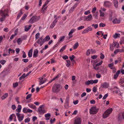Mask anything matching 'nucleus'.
Returning a JSON list of instances; mask_svg holds the SVG:
<instances>
[{"mask_svg": "<svg viewBox=\"0 0 124 124\" xmlns=\"http://www.w3.org/2000/svg\"><path fill=\"white\" fill-rule=\"evenodd\" d=\"M121 22L120 20L117 18H116L113 20L112 22L113 23H119Z\"/></svg>", "mask_w": 124, "mask_h": 124, "instance_id": "nucleus-16", "label": "nucleus"}, {"mask_svg": "<svg viewBox=\"0 0 124 124\" xmlns=\"http://www.w3.org/2000/svg\"><path fill=\"white\" fill-rule=\"evenodd\" d=\"M27 16L26 14H24L21 18V20H24L25 18L27 17Z\"/></svg>", "mask_w": 124, "mask_h": 124, "instance_id": "nucleus-44", "label": "nucleus"}, {"mask_svg": "<svg viewBox=\"0 0 124 124\" xmlns=\"http://www.w3.org/2000/svg\"><path fill=\"white\" fill-rule=\"evenodd\" d=\"M111 5V3L110 2L108 1H106L104 2V5L107 8H109Z\"/></svg>", "mask_w": 124, "mask_h": 124, "instance_id": "nucleus-8", "label": "nucleus"}, {"mask_svg": "<svg viewBox=\"0 0 124 124\" xmlns=\"http://www.w3.org/2000/svg\"><path fill=\"white\" fill-rule=\"evenodd\" d=\"M69 103L65 102L64 104V107L66 109L69 108Z\"/></svg>", "mask_w": 124, "mask_h": 124, "instance_id": "nucleus-37", "label": "nucleus"}, {"mask_svg": "<svg viewBox=\"0 0 124 124\" xmlns=\"http://www.w3.org/2000/svg\"><path fill=\"white\" fill-rule=\"evenodd\" d=\"M16 115L19 122H21L23 120L24 117V115L23 114H21L19 113H16Z\"/></svg>", "mask_w": 124, "mask_h": 124, "instance_id": "nucleus-5", "label": "nucleus"}, {"mask_svg": "<svg viewBox=\"0 0 124 124\" xmlns=\"http://www.w3.org/2000/svg\"><path fill=\"white\" fill-rule=\"evenodd\" d=\"M76 7V6L75 5H74L71 8H70V9L69 11V13H72L73 11L74 10V9Z\"/></svg>", "mask_w": 124, "mask_h": 124, "instance_id": "nucleus-27", "label": "nucleus"}, {"mask_svg": "<svg viewBox=\"0 0 124 124\" xmlns=\"http://www.w3.org/2000/svg\"><path fill=\"white\" fill-rule=\"evenodd\" d=\"M6 11V10H4V11H3L2 10H1L0 11V13L1 15L2 16H4L6 17V16H8V15L7 13H5V12Z\"/></svg>", "mask_w": 124, "mask_h": 124, "instance_id": "nucleus-11", "label": "nucleus"}, {"mask_svg": "<svg viewBox=\"0 0 124 124\" xmlns=\"http://www.w3.org/2000/svg\"><path fill=\"white\" fill-rule=\"evenodd\" d=\"M65 37L64 36H63L60 38L59 41H62Z\"/></svg>", "mask_w": 124, "mask_h": 124, "instance_id": "nucleus-59", "label": "nucleus"}, {"mask_svg": "<svg viewBox=\"0 0 124 124\" xmlns=\"http://www.w3.org/2000/svg\"><path fill=\"white\" fill-rule=\"evenodd\" d=\"M94 69L96 70H98L99 69V68L98 66H97L95 65H93Z\"/></svg>", "mask_w": 124, "mask_h": 124, "instance_id": "nucleus-64", "label": "nucleus"}, {"mask_svg": "<svg viewBox=\"0 0 124 124\" xmlns=\"http://www.w3.org/2000/svg\"><path fill=\"white\" fill-rule=\"evenodd\" d=\"M92 82L91 80H88L85 82V85H88L90 84H92Z\"/></svg>", "mask_w": 124, "mask_h": 124, "instance_id": "nucleus-26", "label": "nucleus"}, {"mask_svg": "<svg viewBox=\"0 0 124 124\" xmlns=\"http://www.w3.org/2000/svg\"><path fill=\"white\" fill-rule=\"evenodd\" d=\"M67 64L66 66L67 67H69L71 65V62L69 60H67L66 61Z\"/></svg>", "mask_w": 124, "mask_h": 124, "instance_id": "nucleus-31", "label": "nucleus"}, {"mask_svg": "<svg viewBox=\"0 0 124 124\" xmlns=\"http://www.w3.org/2000/svg\"><path fill=\"white\" fill-rule=\"evenodd\" d=\"M113 109L111 108L107 109L104 113L102 115V117L104 118H106L112 112Z\"/></svg>", "mask_w": 124, "mask_h": 124, "instance_id": "nucleus-3", "label": "nucleus"}, {"mask_svg": "<svg viewBox=\"0 0 124 124\" xmlns=\"http://www.w3.org/2000/svg\"><path fill=\"white\" fill-rule=\"evenodd\" d=\"M38 53V51L37 49H35L34 50L33 56V57L36 58L37 56Z\"/></svg>", "mask_w": 124, "mask_h": 124, "instance_id": "nucleus-14", "label": "nucleus"}, {"mask_svg": "<svg viewBox=\"0 0 124 124\" xmlns=\"http://www.w3.org/2000/svg\"><path fill=\"white\" fill-rule=\"evenodd\" d=\"M85 21H90L91 20L92 18V15L89 14L88 16H85Z\"/></svg>", "mask_w": 124, "mask_h": 124, "instance_id": "nucleus-12", "label": "nucleus"}, {"mask_svg": "<svg viewBox=\"0 0 124 124\" xmlns=\"http://www.w3.org/2000/svg\"><path fill=\"white\" fill-rule=\"evenodd\" d=\"M45 38V40L46 41H48V40H49L50 39V38L49 35H47L46 36V37Z\"/></svg>", "mask_w": 124, "mask_h": 124, "instance_id": "nucleus-55", "label": "nucleus"}, {"mask_svg": "<svg viewBox=\"0 0 124 124\" xmlns=\"http://www.w3.org/2000/svg\"><path fill=\"white\" fill-rule=\"evenodd\" d=\"M114 65L113 64V63H112L108 64V66L109 68H110L112 70L113 69V68L115 67H114L113 66Z\"/></svg>", "mask_w": 124, "mask_h": 124, "instance_id": "nucleus-29", "label": "nucleus"}, {"mask_svg": "<svg viewBox=\"0 0 124 124\" xmlns=\"http://www.w3.org/2000/svg\"><path fill=\"white\" fill-rule=\"evenodd\" d=\"M22 108V107L21 105H18L17 108L16 109V110L18 113L20 112Z\"/></svg>", "mask_w": 124, "mask_h": 124, "instance_id": "nucleus-21", "label": "nucleus"}, {"mask_svg": "<svg viewBox=\"0 0 124 124\" xmlns=\"http://www.w3.org/2000/svg\"><path fill=\"white\" fill-rule=\"evenodd\" d=\"M100 12V16L101 17H104V13L102 12L101 10H99Z\"/></svg>", "mask_w": 124, "mask_h": 124, "instance_id": "nucleus-36", "label": "nucleus"}, {"mask_svg": "<svg viewBox=\"0 0 124 124\" xmlns=\"http://www.w3.org/2000/svg\"><path fill=\"white\" fill-rule=\"evenodd\" d=\"M32 94H29L26 97V99H28L29 98H30L32 96Z\"/></svg>", "mask_w": 124, "mask_h": 124, "instance_id": "nucleus-62", "label": "nucleus"}, {"mask_svg": "<svg viewBox=\"0 0 124 124\" xmlns=\"http://www.w3.org/2000/svg\"><path fill=\"white\" fill-rule=\"evenodd\" d=\"M58 21L57 18H55L54 21L53 22L50 26V28H53L55 26L56 23Z\"/></svg>", "mask_w": 124, "mask_h": 124, "instance_id": "nucleus-9", "label": "nucleus"}, {"mask_svg": "<svg viewBox=\"0 0 124 124\" xmlns=\"http://www.w3.org/2000/svg\"><path fill=\"white\" fill-rule=\"evenodd\" d=\"M96 77L98 78H100L101 76V75L99 73H97L96 75Z\"/></svg>", "mask_w": 124, "mask_h": 124, "instance_id": "nucleus-58", "label": "nucleus"}, {"mask_svg": "<svg viewBox=\"0 0 124 124\" xmlns=\"http://www.w3.org/2000/svg\"><path fill=\"white\" fill-rule=\"evenodd\" d=\"M69 95L67 96L65 101V102L69 103Z\"/></svg>", "mask_w": 124, "mask_h": 124, "instance_id": "nucleus-49", "label": "nucleus"}, {"mask_svg": "<svg viewBox=\"0 0 124 124\" xmlns=\"http://www.w3.org/2000/svg\"><path fill=\"white\" fill-rule=\"evenodd\" d=\"M113 2L115 7L116 8H117L118 5V2L117 0H114Z\"/></svg>", "mask_w": 124, "mask_h": 124, "instance_id": "nucleus-23", "label": "nucleus"}, {"mask_svg": "<svg viewBox=\"0 0 124 124\" xmlns=\"http://www.w3.org/2000/svg\"><path fill=\"white\" fill-rule=\"evenodd\" d=\"M81 121L80 118L79 117L76 119L74 121V124H81Z\"/></svg>", "mask_w": 124, "mask_h": 124, "instance_id": "nucleus-10", "label": "nucleus"}, {"mask_svg": "<svg viewBox=\"0 0 124 124\" xmlns=\"http://www.w3.org/2000/svg\"><path fill=\"white\" fill-rule=\"evenodd\" d=\"M69 57L70 60L71 61H73L74 59L75 58V57L74 55H72L71 56H70Z\"/></svg>", "mask_w": 124, "mask_h": 124, "instance_id": "nucleus-43", "label": "nucleus"}, {"mask_svg": "<svg viewBox=\"0 0 124 124\" xmlns=\"http://www.w3.org/2000/svg\"><path fill=\"white\" fill-rule=\"evenodd\" d=\"M30 121V119L29 117H27L24 120V122L25 123H28Z\"/></svg>", "mask_w": 124, "mask_h": 124, "instance_id": "nucleus-51", "label": "nucleus"}, {"mask_svg": "<svg viewBox=\"0 0 124 124\" xmlns=\"http://www.w3.org/2000/svg\"><path fill=\"white\" fill-rule=\"evenodd\" d=\"M25 77V74L23 73V75L19 78V79L21 80L22 79L24 78Z\"/></svg>", "mask_w": 124, "mask_h": 124, "instance_id": "nucleus-38", "label": "nucleus"}, {"mask_svg": "<svg viewBox=\"0 0 124 124\" xmlns=\"http://www.w3.org/2000/svg\"><path fill=\"white\" fill-rule=\"evenodd\" d=\"M61 73H59L57 74L55 77L53 79L54 80L56 79H58L59 77H61Z\"/></svg>", "mask_w": 124, "mask_h": 124, "instance_id": "nucleus-25", "label": "nucleus"}, {"mask_svg": "<svg viewBox=\"0 0 124 124\" xmlns=\"http://www.w3.org/2000/svg\"><path fill=\"white\" fill-rule=\"evenodd\" d=\"M33 49L31 48V49H30L28 53V55L29 57L30 58L31 57L32 55V53Z\"/></svg>", "mask_w": 124, "mask_h": 124, "instance_id": "nucleus-17", "label": "nucleus"}, {"mask_svg": "<svg viewBox=\"0 0 124 124\" xmlns=\"http://www.w3.org/2000/svg\"><path fill=\"white\" fill-rule=\"evenodd\" d=\"M31 25H29L28 26H25L24 31H28L29 29H30L31 27Z\"/></svg>", "mask_w": 124, "mask_h": 124, "instance_id": "nucleus-20", "label": "nucleus"}, {"mask_svg": "<svg viewBox=\"0 0 124 124\" xmlns=\"http://www.w3.org/2000/svg\"><path fill=\"white\" fill-rule=\"evenodd\" d=\"M108 93H107L105 94L103 98V100L105 99L108 97Z\"/></svg>", "mask_w": 124, "mask_h": 124, "instance_id": "nucleus-60", "label": "nucleus"}, {"mask_svg": "<svg viewBox=\"0 0 124 124\" xmlns=\"http://www.w3.org/2000/svg\"><path fill=\"white\" fill-rule=\"evenodd\" d=\"M13 116H15V115L14 114H13L10 115V116L9 118L11 121H12V120Z\"/></svg>", "mask_w": 124, "mask_h": 124, "instance_id": "nucleus-48", "label": "nucleus"}, {"mask_svg": "<svg viewBox=\"0 0 124 124\" xmlns=\"http://www.w3.org/2000/svg\"><path fill=\"white\" fill-rule=\"evenodd\" d=\"M92 82V84H93V83H97L98 81V79H96L95 80H91Z\"/></svg>", "mask_w": 124, "mask_h": 124, "instance_id": "nucleus-54", "label": "nucleus"}, {"mask_svg": "<svg viewBox=\"0 0 124 124\" xmlns=\"http://www.w3.org/2000/svg\"><path fill=\"white\" fill-rule=\"evenodd\" d=\"M102 62L103 61H101L97 64L95 65L97 66H98L102 64Z\"/></svg>", "mask_w": 124, "mask_h": 124, "instance_id": "nucleus-56", "label": "nucleus"}, {"mask_svg": "<svg viewBox=\"0 0 124 124\" xmlns=\"http://www.w3.org/2000/svg\"><path fill=\"white\" fill-rule=\"evenodd\" d=\"M23 13L22 12V10L21 9L19 11V13L18 14L17 17V19H18L23 14Z\"/></svg>", "mask_w": 124, "mask_h": 124, "instance_id": "nucleus-22", "label": "nucleus"}, {"mask_svg": "<svg viewBox=\"0 0 124 124\" xmlns=\"http://www.w3.org/2000/svg\"><path fill=\"white\" fill-rule=\"evenodd\" d=\"M46 78L44 79L43 80H40L39 81V85H41L42 84H43L46 81Z\"/></svg>", "mask_w": 124, "mask_h": 124, "instance_id": "nucleus-24", "label": "nucleus"}, {"mask_svg": "<svg viewBox=\"0 0 124 124\" xmlns=\"http://www.w3.org/2000/svg\"><path fill=\"white\" fill-rule=\"evenodd\" d=\"M98 14H99L98 12H96V13L94 15V16H95V18L98 19Z\"/></svg>", "mask_w": 124, "mask_h": 124, "instance_id": "nucleus-50", "label": "nucleus"}, {"mask_svg": "<svg viewBox=\"0 0 124 124\" xmlns=\"http://www.w3.org/2000/svg\"><path fill=\"white\" fill-rule=\"evenodd\" d=\"M6 62V61L4 60H2L0 61V63L3 65H4Z\"/></svg>", "mask_w": 124, "mask_h": 124, "instance_id": "nucleus-45", "label": "nucleus"}, {"mask_svg": "<svg viewBox=\"0 0 124 124\" xmlns=\"http://www.w3.org/2000/svg\"><path fill=\"white\" fill-rule=\"evenodd\" d=\"M18 85V83L17 82L13 84V87L14 88H15Z\"/></svg>", "mask_w": 124, "mask_h": 124, "instance_id": "nucleus-57", "label": "nucleus"}, {"mask_svg": "<svg viewBox=\"0 0 124 124\" xmlns=\"http://www.w3.org/2000/svg\"><path fill=\"white\" fill-rule=\"evenodd\" d=\"M60 85L58 84H55L52 87L53 92L55 93L59 92L60 89Z\"/></svg>", "mask_w": 124, "mask_h": 124, "instance_id": "nucleus-1", "label": "nucleus"}, {"mask_svg": "<svg viewBox=\"0 0 124 124\" xmlns=\"http://www.w3.org/2000/svg\"><path fill=\"white\" fill-rule=\"evenodd\" d=\"M92 26L93 27H94V28L96 29L98 28V24H93L92 25Z\"/></svg>", "mask_w": 124, "mask_h": 124, "instance_id": "nucleus-63", "label": "nucleus"}, {"mask_svg": "<svg viewBox=\"0 0 124 124\" xmlns=\"http://www.w3.org/2000/svg\"><path fill=\"white\" fill-rule=\"evenodd\" d=\"M100 58L101 59H103L105 58V55L104 54H103L102 53H101L100 54Z\"/></svg>", "mask_w": 124, "mask_h": 124, "instance_id": "nucleus-46", "label": "nucleus"}, {"mask_svg": "<svg viewBox=\"0 0 124 124\" xmlns=\"http://www.w3.org/2000/svg\"><path fill=\"white\" fill-rule=\"evenodd\" d=\"M99 110V108H97L96 107H92L90 109V113L91 114H95L97 113Z\"/></svg>", "mask_w": 124, "mask_h": 124, "instance_id": "nucleus-4", "label": "nucleus"}, {"mask_svg": "<svg viewBox=\"0 0 124 124\" xmlns=\"http://www.w3.org/2000/svg\"><path fill=\"white\" fill-rule=\"evenodd\" d=\"M106 25L104 23H101L99 24V26L100 27H104Z\"/></svg>", "mask_w": 124, "mask_h": 124, "instance_id": "nucleus-42", "label": "nucleus"}, {"mask_svg": "<svg viewBox=\"0 0 124 124\" xmlns=\"http://www.w3.org/2000/svg\"><path fill=\"white\" fill-rule=\"evenodd\" d=\"M8 96V93H6L3 95L1 97V99L3 100L6 98Z\"/></svg>", "mask_w": 124, "mask_h": 124, "instance_id": "nucleus-28", "label": "nucleus"}, {"mask_svg": "<svg viewBox=\"0 0 124 124\" xmlns=\"http://www.w3.org/2000/svg\"><path fill=\"white\" fill-rule=\"evenodd\" d=\"M47 5L46 3H45L43 5L42 8V12L43 13H44L45 11V10L47 8V7H45Z\"/></svg>", "mask_w": 124, "mask_h": 124, "instance_id": "nucleus-18", "label": "nucleus"}, {"mask_svg": "<svg viewBox=\"0 0 124 124\" xmlns=\"http://www.w3.org/2000/svg\"><path fill=\"white\" fill-rule=\"evenodd\" d=\"M45 39H43L42 40H41V41H40V39H39L37 41V42L39 44H40V46H41L44 43V42H45V41H46Z\"/></svg>", "mask_w": 124, "mask_h": 124, "instance_id": "nucleus-13", "label": "nucleus"}, {"mask_svg": "<svg viewBox=\"0 0 124 124\" xmlns=\"http://www.w3.org/2000/svg\"><path fill=\"white\" fill-rule=\"evenodd\" d=\"M28 105L30 107L33 109H34L36 108V107L35 105L32 104H30Z\"/></svg>", "mask_w": 124, "mask_h": 124, "instance_id": "nucleus-34", "label": "nucleus"}, {"mask_svg": "<svg viewBox=\"0 0 124 124\" xmlns=\"http://www.w3.org/2000/svg\"><path fill=\"white\" fill-rule=\"evenodd\" d=\"M47 5L46 3H45L43 5L42 8V12L43 13H44L45 11V10L47 8V7H45Z\"/></svg>", "mask_w": 124, "mask_h": 124, "instance_id": "nucleus-19", "label": "nucleus"}, {"mask_svg": "<svg viewBox=\"0 0 124 124\" xmlns=\"http://www.w3.org/2000/svg\"><path fill=\"white\" fill-rule=\"evenodd\" d=\"M83 20L84 21H85V17L82 16L80 17L79 19V21H80L81 20Z\"/></svg>", "mask_w": 124, "mask_h": 124, "instance_id": "nucleus-61", "label": "nucleus"}, {"mask_svg": "<svg viewBox=\"0 0 124 124\" xmlns=\"http://www.w3.org/2000/svg\"><path fill=\"white\" fill-rule=\"evenodd\" d=\"M109 86V84L107 82H104L101 84V87L103 88H107Z\"/></svg>", "mask_w": 124, "mask_h": 124, "instance_id": "nucleus-7", "label": "nucleus"}, {"mask_svg": "<svg viewBox=\"0 0 124 124\" xmlns=\"http://www.w3.org/2000/svg\"><path fill=\"white\" fill-rule=\"evenodd\" d=\"M120 34L119 33H116L115 35H114L113 37L115 38H118L120 37Z\"/></svg>", "mask_w": 124, "mask_h": 124, "instance_id": "nucleus-32", "label": "nucleus"}, {"mask_svg": "<svg viewBox=\"0 0 124 124\" xmlns=\"http://www.w3.org/2000/svg\"><path fill=\"white\" fill-rule=\"evenodd\" d=\"M44 106L43 105H41L39 107L38 109V112L40 114H42L45 113V110L42 109V108Z\"/></svg>", "mask_w": 124, "mask_h": 124, "instance_id": "nucleus-6", "label": "nucleus"}, {"mask_svg": "<svg viewBox=\"0 0 124 124\" xmlns=\"http://www.w3.org/2000/svg\"><path fill=\"white\" fill-rule=\"evenodd\" d=\"M67 46L66 45H65L64 46L62 49H61L60 50L59 52L60 53L62 52L64 50L66 49Z\"/></svg>", "mask_w": 124, "mask_h": 124, "instance_id": "nucleus-35", "label": "nucleus"}, {"mask_svg": "<svg viewBox=\"0 0 124 124\" xmlns=\"http://www.w3.org/2000/svg\"><path fill=\"white\" fill-rule=\"evenodd\" d=\"M123 118L122 116L120 114L118 115V119L119 120H121Z\"/></svg>", "mask_w": 124, "mask_h": 124, "instance_id": "nucleus-40", "label": "nucleus"}, {"mask_svg": "<svg viewBox=\"0 0 124 124\" xmlns=\"http://www.w3.org/2000/svg\"><path fill=\"white\" fill-rule=\"evenodd\" d=\"M116 89H117V90H115V91H113V92H115L116 94H117L118 93V91L119 90V89L116 86H115L113 88V89L114 90H115Z\"/></svg>", "mask_w": 124, "mask_h": 124, "instance_id": "nucleus-30", "label": "nucleus"}, {"mask_svg": "<svg viewBox=\"0 0 124 124\" xmlns=\"http://www.w3.org/2000/svg\"><path fill=\"white\" fill-rule=\"evenodd\" d=\"M79 45V44L78 42L76 43L73 46V48L74 49H76Z\"/></svg>", "mask_w": 124, "mask_h": 124, "instance_id": "nucleus-33", "label": "nucleus"}, {"mask_svg": "<svg viewBox=\"0 0 124 124\" xmlns=\"http://www.w3.org/2000/svg\"><path fill=\"white\" fill-rule=\"evenodd\" d=\"M40 33H37L35 35V38L36 39H37L39 37Z\"/></svg>", "mask_w": 124, "mask_h": 124, "instance_id": "nucleus-53", "label": "nucleus"}, {"mask_svg": "<svg viewBox=\"0 0 124 124\" xmlns=\"http://www.w3.org/2000/svg\"><path fill=\"white\" fill-rule=\"evenodd\" d=\"M5 18L6 17H5V16H2V18L0 19V21L1 22H2L3 21H4Z\"/></svg>", "mask_w": 124, "mask_h": 124, "instance_id": "nucleus-52", "label": "nucleus"}, {"mask_svg": "<svg viewBox=\"0 0 124 124\" xmlns=\"http://www.w3.org/2000/svg\"><path fill=\"white\" fill-rule=\"evenodd\" d=\"M86 29L88 32L89 31H91L92 30V27L90 26L88 27Z\"/></svg>", "mask_w": 124, "mask_h": 124, "instance_id": "nucleus-39", "label": "nucleus"}, {"mask_svg": "<svg viewBox=\"0 0 124 124\" xmlns=\"http://www.w3.org/2000/svg\"><path fill=\"white\" fill-rule=\"evenodd\" d=\"M40 17L39 16H33L28 21V23H32L38 21L40 19Z\"/></svg>", "mask_w": 124, "mask_h": 124, "instance_id": "nucleus-2", "label": "nucleus"}, {"mask_svg": "<svg viewBox=\"0 0 124 124\" xmlns=\"http://www.w3.org/2000/svg\"><path fill=\"white\" fill-rule=\"evenodd\" d=\"M124 82V79L123 78H121L119 80V83L121 84H123Z\"/></svg>", "mask_w": 124, "mask_h": 124, "instance_id": "nucleus-47", "label": "nucleus"}, {"mask_svg": "<svg viewBox=\"0 0 124 124\" xmlns=\"http://www.w3.org/2000/svg\"><path fill=\"white\" fill-rule=\"evenodd\" d=\"M23 39H22L21 38H20L18 39L17 40V41L18 44H19L20 42H21L22 40H23Z\"/></svg>", "mask_w": 124, "mask_h": 124, "instance_id": "nucleus-41", "label": "nucleus"}, {"mask_svg": "<svg viewBox=\"0 0 124 124\" xmlns=\"http://www.w3.org/2000/svg\"><path fill=\"white\" fill-rule=\"evenodd\" d=\"M75 31V30L74 29H72L70 31L69 33V39L71 38L72 37L73 35H71V34H72Z\"/></svg>", "mask_w": 124, "mask_h": 124, "instance_id": "nucleus-15", "label": "nucleus"}]
</instances>
